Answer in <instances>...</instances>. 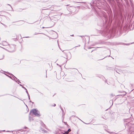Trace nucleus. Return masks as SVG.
Returning a JSON list of instances; mask_svg holds the SVG:
<instances>
[{
	"mask_svg": "<svg viewBox=\"0 0 134 134\" xmlns=\"http://www.w3.org/2000/svg\"><path fill=\"white\" fill-rule=\"evenodd\" d=\"M68 131H66L65 132L64 131V133H63V134H68Z\"/></svg>",
	"mask_w": 134,
	"mask_h": 134,
	"instance_id": "10",
	"label": "nucleus"
},
{
	"mask_svg": "<svg viewBox=\"0 0 134 134\" xmlns=\"http://www.w3.org/2000/svg\"><path fill=\"white\" fill-rule=\"evenodd\" d=\"M71 36H74V35H71Z\"/></svg>",
	"mask_w": 134,
	"mask_h": 134,
	"instance_id": "20",
	"label": "nucleus"
},
{
	"mask_svg": "<svg viewBox=\"0 0 134 134\" xmlns=\"http://www.w3.org/2000/svg\"><path fill=\"white\" fill-rule=\"evenodd\" d=\"M105 57H104V58H103V59H104L105 58Z\"/></svg>",
	"mask_w": 134,
	"mask_h": 134,
	"instance_id": "24",
	"label": "nucleus"
},
{
	"mask_svg": "<svg viewBox=\"0 0 134 134\" xmlns=\"http://www.w3.org/2000/svg\"><path fill=\"white\" fill-rule=\"evenodd\" d=\"M15 78H16V79L17 81H16V80H15V79L14 80H15V81H16V82H17V81H18L19 82H20V83H21V82H20V81H19V79H17L16 77H15Z\"/></svg>",
	"mask_w": 134,
	"mask_h": 134,
	"instance_id": "9",
	"label": "nucleus"
},
{
	"mask_svg": "<svg viewBox=\"0 0 134 134\" xmlns=\"http://www.w3.org/2000/svg\"><path fill=\"white\" fill-rule=\"evenodd\" d=\"M2 44L3 46H7V47L8 45V43L5 41H3L2 42Z\"/></svg>",
	"mask_w": 134,
	"mask_h": 134,
	"instance_id": "5",
	"label": "nucleus"
},
{
	"mask_svg": "<svg viewBox=\"0 0 134 134\" xmlns=\"http://www.w3.org/2000/svg\"><path fill=\"white\" fill-rule=\"evenodd\" d=\"M30 112L32 113L35 115L37 116H39V112L36 109H34L31 111Z\"/></svg>",
	"mask_w": 134,
	"mask_h": 134,
	"instance_id": "2",
	"label": "nucleus"
},
{
	"mask_svg": "<svg viewBox=\"0 0 134 134\" xmlns=\"http://www.w3.org/2000/svg\"><path fill=\"white\" fill-rule=\"evenodd\" d=\"M3 58H1V59H3Z\"/></svg>",
	"mask_w": 134,
	"mask_h": 134,
	"instance_id": "19",
	"label": "nucleus"
},
{
	"mask_svg": "<svg viewBox=\"0 0 134 134\" xmlns=\"http://www.w3.org/2000/svg\"><path fill=\"white\" fill-rule=\"evenodd\" d=\"M42 28H44V27H42Z\"/></svg>",
	"mask_w": 134,
	"mask_h": 134,
	"instance_id": "28",
	"label": "nucleus"
},
{
	"mask_svg": "<svg viewBox=\"0 0 134 134\" xmlns=\"http://www.w3.org/2000/svg\"><path fill=\"white\" fill-rule=\"evenodd\" d=\"M60 108L62 110V111H63V109L62 108V107H60Z\"/></svg>",
	"mask_w": 134,
	"mask_h": 134,
	"instance_id": "16",
	"label": "nucleus"
},
{
	"mask_svg": "<svg viewBox=\"0 0 134 134\" xmlns=\"http://www.w3.org/2000/svg\"><path fill=\"white\" fill-rule=\"evenodd\" d=\"M38 33H36L35 34V35H37V34H38Z\"/></svg>",
	"mask_w": 134,
	"mask_h": 134,
	"instance_id": "14",
	"label": "nucleus"
},
{
	"mask_svg": "<svg viewBox=\"0 0 134 134\" xmlns=\"http://www.w3.org/2000/svg\"><path fill=\"white\" fill-rule=\"evenodd\" d=\"M21 132H24V131H21Z\"/></svg>",
	"mask_w": 134,
	"mask_h": 134,
	"instance_id": "18",
	"label": "nucleus"
},
{
	"mask_svg": "<svg viewBox=\"0 0 134 134\" xmlns=\"http://www.w3.org/2000/svg\"><path fill=\"white\" fill-rule=\"evenodd\" d=\"M44 126H45V125L43 123V127H44Z\"/></svg>",
	"mask_w": 134,
	"mask_h": 134,
	"instance_id": "13",
	"label": "nucleus"
},
{
	"mask_svg": "<svg viewBox=\"0 0 134 134\" xmlns=\"http://www.w3.org/2000/svg\"><path fill=\"white\" fill-rule=\"evenodd\" d=\"M110 101H111V102H112V101L111 100H110Z\"/></svg>",
	"mask_w": 134,
	"mask_h": 134,
	"instance_id": "31",
	"label": "nucleus"
},
{
	"mask_svg": "<svg viewBox=\"0 0 134 134\" xmlns=\"http://www.w3.org/2000/svg\"><path fill=\"white\" fill-rule=\"evenodd\" d=\"M7 132H9V131H7Z\"/></svg>",
	"mask_w": 134,
	"mask_h": 134,
	"instance_id": "33",
	"label": "nucleus"
},
{
	"mask_svg": "<svg viewBox=\"0 0 134 134\" xmlns=\"http://www.w3.org/2000/svg\"><path fill=\"white\" fill-rule=\"evenodd\" d=\"M8 76L10 78L12 79V77H11L9 76Z\"/></svg>",
	"mask_w": 134,
	"mask_h": 134,
	"instance_id": "17",
	"label": "nucleus"
},
{
	"mask_svg": "<svg viewBox=\"0 0 134 134\" xmlns=\"http://www.w3.org/2000/svg\"><path fill=\"white\" fill-rule=\"evenodd\" d=\"M71 131V130L70 129H69L67 131L69 132H70Z\"/></svg>",
	"mask_w": 134,
	"mask_h": 134,
	"instance_id": "12",
	"label": "nucleus"
},
{
	"mask_svg": "<svg viewBox=\"0 0 134 134\" xmlns=\"http://www.w3.org/2000/svg\"><path fill=\"white\" fill-rule=\"evenodd\" d=\"M15 46L14 45H8L7 47V50L10 52H13L15 50Z\"/></svg>",
	"mask_w": 134,
	"mask_h": 134,
	"instance_id": "1",
	"label": "nucleus"
},
{
	"mask_svg": "<svg viewBox=\"0 0 134 134\" xmlns=\"http://www.w3.org/2000/svg\"><path fill=\"white\" fill-rule=\"evenodd\" d=\"M60 16L58 15H56L55 16L52 18V21L54 22L57 21L60 18Z\"/></svg>",
	"mask_w": 134,
	"mask_h": 134,
	"instance_id": "4",
	"label": "nucleus"
},
{
	"mask_svg": "<svg viewBox=\"0 0 134 134\" xmlns=\"http://www.w3.org/2000/svg\"><path fill=\"white\" fill-rule=\"evenodd\" d=\"M26 37L28 38V37Z\"/></svg>",
	"mask_w": 134,
	"mask_h": 134,
	"instance_id": "23",
	"label": "nucleus"
},
{
	"mask_svg": "<svg viewBox=\"0 0 134 134\" xmlns=\"http://www.w3.org/2000/svg\"><path fill=\"white\" fill-rule=\"evenodd\" d=\"M125 124L126 127H128L131 124L127 122H125Z\"/></svg>",
	"mask_w": 134,
	"mask_h": 134,
	"instance_id": "6",
	"label": "nucleus"
},
{
	"mask_svg": "<svg viewBox=\"0 0 134 134\" xmlns=\"http://www.w3.org/2000/svg\"><path fill=\"white\" fill-rule=\"evenodd\" d=\"M13 76H14V77L15 78V77H15V76H14V75H13Z\"/></svg>",
	"mask_w": 134,
	"mask_h": 134,
	"instance_id": "22",
	"label": "nucleus"
},
{
	"mask_svg": "<svg viewBox=\"0 0 134 134\" xmlns=\"http://www.w3.org/2000/svg\"><path fill=\"white\" fill-rule=\"evenodd\" d=\"M105 57H104V58H103V59H104L105 58Z\"/></svg>",
	"mask_w": 134,
	"mask_h": 134,
	"instance_id": "26",
	"label": "nucleus"
},
{
	"mask_svg": "<svg viewBox=\"0 0 134 134\" xmlns=\"http://www.w3.org/2000/svg\"><path fill=\"white\" fill-rule=\"evenodd\" d=\"M80 37H82V36H80Z\"/></svg>",
	"mask_w": 134,
	"mask_h": 134,
	"instance_id": "29",
	"label": "nucleus"
},
{
	"mask_svg": "<svg viewBox=\"0 0 134 134\" xmlns=\"http://www.w3.org/2000/svg\"><path fill=\"white\" fill-rule=\"evenodd\" d=\"M105 57H104V58H103V59H104L105 58Z\"/></svg>",
	"mask_w": 134,
	"mask_h": 134,
	"instance_id": "25",
	"label": "nucleus"
},
{
	"mask_svg": "<svg viewBox=\"0 0 134 134\" xmlns=\"http://www.w3.org/2000/svg\"><path fill=\"white\" fill-rule=\"evenodd\" d=\"M55 106V104H54V106Z\"/></svg>",
	"mask_w": 134,
	"mask_h": 134,
	"instance_id": "21",
	"label": "nucleus"
},
{
	"mask_svg": "<svg viewBox=\"0 0 134 134\" xmlns=\"http://www.w3.org/2000/svg\"><path fill=\"white\" fill-rule=\"evenodd\" d=\"M42 132L43 133H46L47 131L44 129H43L42 130Z\"/></svg>",
	"mask_w": 134,
	"mask_h": 134,
	"instance_id": "8",
	"label": "nucleus"
},
{
	"mask_svg": "<svg viewBox=\"0 0 134 134\" xmlns=\"http://www.w3.org/2000/svg\"><path fill=\"white\" fill-rule=\"evenodd\" d=\"M20 86H21L22 87L24 88V89H25V90H26V93H28V91L23 86L21 85V84H20Z\"/></svg>",
	"mask_w": 134,
	"mask_h": 134,
	"instance_id": "7",
	"label": "nucleus"
},
{
	"mask_svg": "<svg viewBox=\"0 0 134 134\" xmlns=\"http://www.w3.org/2000/svg\"><path fill=\"white\" fill-rule=\"evenodd\" d=\"M9 5H10V6L11 7V5H9Z\"/></svg>",
	"mask_w": 134,
	"mask_h": 134,
	"instance_id": "30",
	"label": "nucleus"
},
{
	"mask_svg": "<svg viewBox=\"0 0 134 134\" xmlns=\"http://www.w3.org/2000/svg\"><path fill=\"white\" fill-rule=\"evenodd\" d=\"M2 48H4H4H3V47H2Z\"/></svg>",
	"mask_w": 134,
	"mask_h": 134,
	"instance_id": "32",
	"label": "nucleus"
},
{
	"mask_svg": "<svg viewBox=\"0 0 134 134\" xmlns=\"http://www.w3.org/2000/svg\"><path fill=\"white\" fill-rule=\"evenodd\" d=\"M64 133V132H61V134H63V133Z\"/></svg>",
	"mask_w": 134,
	"mask_h": 134,
	"instance_id": "15",
	"label": "nucleus"
},
{
	"mask_svg": "<svg viewBox=\"0 0 134 134\" xmlns=\"http://www.w3.org/2000/svg\"><path fill=\"white\" fill-rule=\"evenodd\" d=\"M63 52L65 54L66 56L65 58L67 59H70L71 58V54L69 52H66L64 51H63Z\"/></svg>",
	"mask_w": 134,
	"mask_h": 134,
	"instance_id": "3",
	"label": "nucleus"
},
{
	"mask_svg": "<svg viewBox=\"0 0 134 134\" xmlns=\"http://www.w3.org/2000/svg\"><path fill=\"white\" fill-rule=\"evenodd\" d=\"M105 57H104V58H103V59H104L105 58Z\"/></svg>",
	"mask_w": 134,
	"mask_h": 134,
	"instance_id": "27",
	"label": "nucleus"
},
{
	"mask_svg": "<svg viewBox=\"0 0 134 134\" xmlns=\"http://www.w3.org/2000/svg\"><path fill=\"white\" fill-rule=\"evenodd\" d=\"M27 95L28 96V97H29V99L30 100V96L29 95V94H28V93H27Z\"/></svg>",
	"mask_w": 134,
	"mask_h": 134,
	"instance_id": "11",
	"label": "nucleus"
}]
</instances>
